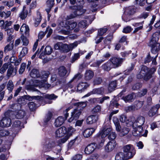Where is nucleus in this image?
Listing matches in <instances>:
<instances>
[{
    "label": "nucleus",
    "instance_id": "obj_1",
    "mask_svg": "<svg viewBox=\"0 0 160 160\" xmlns=\"http://www.w3.org/2000/svg\"><path fill=\"white\" fill-rule=\"evenodd\" d=\"M76 131V129L72 126L68 127L62 126L57 129L55 132L56 138H60L64 136L62 138L57 140V143L62 144L66 142L72 135Z\"/></svg>",
    "mask_w": 160,
    "mask_h": 160
},
{
    "label": "nucleus",
    "instance_id": "obj_2",
    "mask_svg": "<svg viewBox=\"0 0 160 160\" xmlns=\"http://www.w3.org/2000/svg\"><path fill=\"white\" fill-rule=\"evenodd\" d=\"M145 121V119L144 117L140 116L137 118L132 125L133 129L132 134L133 136H136L141 135L145 137L147 136L148 130H145L144 131L142 127Z\"/></svg>",
    "mask_w": 160,
    "mask_h": 160
},
{
    "label": "nucleus",
    "instance_id": "obj_3",
    "mask_svg": "<svg viewBox=\"0 0 160 160\" xmlns=\"http://www.w3.org/2000/svg\"><path fill=\"white\" fill-rule=\"evenodd\" d=\"M77 24L75 22L63 20L59 23L57 29L63 34L68 35L69 34V31L75 28Z\"/></svg>",
    "mask_w": 160,
    "mask_h": 160
},
{
    "label": "nucleus",
    "instance_id": "obj_4",
    "mask_svg": "<svg viewBox=\"0 0 160 160\" xmlns=\"http://www.w3.org/2000/svg\"><path fill=\"white\" fill-rule=\"evenodd\" d=\"M42 74V80L41 81L37 79L34 80L33 81V85L36 87H38L39 88H43L45 89H48L51 86V85L48 83L47 82V78L49 75V72L48 71H44Z\"/></svg>",
    "mask_w": 160,
    "mask_h": 160
},
{
    "label": "nucleus",
    "instance_id": "obj_5",
    "mask_svg": "<svg viewBox=\"0 0 160 160\" xmlns=\"http://www.w3.org/2000/svg\"><path fill=\"white\" fill-rule=\"evenodd\" d=\"M156 69L152 68L149 70L147 67L143 66L139 73L137 75L138 78H143L144 80H147L150 79L154 73L156 71Z\"/></svg>",
    "mask_w": 160,
    "mask_h": 160
},
{
    "label": "nucleus",
    "instance_id": "obj_6",
    "mask_svg": "<svg viewBox=\"0 0 160 160\" xmlns=\"http://www.w3.org/2000/svg\"><path fill=\"white\" fill-rule=\"evenodd\" d=\"M7 69V76L8 78L16 75V71L14 69V66L9 62L5 63L2 65L0 69V73H3Z\"/></svg>",
    "mask_w": 160,
    "mask_h": 160
},
{
    "label": "nucleus",
    "instance_id": "obj_7",
    "mask_svg": "<svg viewBox=\"0 0 160 160\" xmlns=\"http://www.w3.org/2000/svg\"><path fill=\"white\" fill-rule=\"evenodd\" d=\"M159 37L158 33H154L150 42L149 45L151 47L152 52L153 53L157 52L160 49V44L157 42Z\"/></svg>",
    "mask_w": 160,
    "mask_h": 160
},
{
    "label": "nucleus",
    "instance_id": "obj_8",
    "mask_svg": "<svg viewBox=\"0 0 160 160\" xmlns=\"http://www.w3.org/2000/svg\"><path fill=\"white\" fill-rule=\"evenodd\" d=\"M98 144L95 143H92L88 145L85 148V152L87 154H90L95 149L99 148L103 145L105 140L102 139L100 141L97 139Z\"/></svg>",
    "mask_w": 160,
    "mask_h": 160
},
{
    "label": "nucleus",
    "instance_id": "obj_9",
    "mask_svg": "<svg viewBox=\"0 0 160 160\" xmlns=\"http://www.w3.org/2000/svg\"><path fill=\"white\" fill-rule=\"evenodd\" d=\"M123 153L127 158H132L136 153L135 150L133 145L128 144L123 147Z\"/></svg>",
    "mask_w": 160,
    "mask_h": 160
},
{
    "label": "nucleus",
    "instance_id": "obj_10",
    "mask_svg": "<svg viewBox=\"0 0 160 160\" xmlns=\"http://www.w3.org/2000/svg\"><path fill=\"white\" fill-rule=\"evenodd\" d=\"M112 129L111 127L110 126H104L102 129L100 131L99 135L98 137V139L100 141L103 139L107 135H109L112 131Z\"/></svg>",
    "mask_w": 160,
    "mask_h": 160
},
{
    "label": "nucleus",
    "instance_id": "obj_11",
    "mask_svg": "<svg viewBox=\"0 0 160 160\" xmlns=\"http://www.w3.org/2000/svg\"><path fill=\"white\" fill-rule=\"evenodd\" d=\"M57 141H51L47 140L43 142L42 147L43 150L46 151H49L51 150L52 149L57 146L61 144L57 143Z\"/></svg>",
    "mask_w": 160,
    "mask_h": 160
},
{
    "label": "nucleus",
    "instance_id": "obj_12",
    "mask_svg": "<svg viewBox=\"0 0 160 160\" xmlns=\"http://www.w3.org/2000/svg\"><path fill=\"white\" fill-rule=\"evenodd\" d=\"M81 113L80 110L76 109L72 111L70 117L68 120V122H71L74 120L78 119Z\"/></svg>",
    "mask_w": 160,
    "mask_h": 160
},
{
    "label": "nucleus",
    "instance_id": "obj_13",
    "mask_svg": "<svg viewBox=\"0 0 160 160\" xmlns=\"http://www.w3.org/2000/svg\"><path fill=\"white\" fill-rule=\"evenodd\" d=\"M110 62L112 63V67L113 68H116L120 66L123 61L122 58L117 57H114L110 59Z\"/></svg>",
    "mask_w": 160,
    "mask_h": 160
},
{
    "label": "nucleus",
    "instance_id": "obj_14",
    "mask_svg": "<svg viewBox=\"0 0 160 160\" xmlns=\"http://www.w3.org/2000/svg\"><path fill=\"white\" fill-rule=\"evenodd\" d=\"M68 117V114H66L65 115L64 117L62 116L58 117L55 120L54 123L55 127H58L62 125L64 122L65 120Z\"/></svg>",
    "mask_w": 160,
    "mask_h": 160
},
{
    "label": "nucleus",
    "instance_id": "obj_15",
    "mask_svg": "<svg viewBox=\"0 0 160 160\" xmlns=\"http://www.w3.org/2000/svg\"><path fill=\"white\" fill-rule=\"evenodd\" d=\"M12 124L11 119L8 117H5L3 118L0 122V125L3 127H8Z\"/></svg>",
    "mask_w": 160,
    "mask_h": 160
},
{
    "label": "nucleus",
    "instance_id": "obj_16",
    "mask_svg": "<svg viewBox=\"0 0 160 160\" xmlns=\"http://www.w3.org/2000/svg\"><path fill=\"white\" fill-rule=\"evenodd\" d=\"M89 86V84L85 82H80L77 85V91L79 92H81Z\"/></svg>",
    "mask_w": 160,
    "mask_h": 160
},
{
    "label": "nucleus",
    "instance_id": "obj_17",
    "mask_svg": "<svg viewBox=\"0 0 160 160\" xmlns=\"http://www.w3.org/2000/svg\"><path fill=\"white\" fill-rule=\"evenodd\" d=\"M116 131L120 136H123L128 133L130 131V129L128 126H123L121 127L120 126L118 130Z\"/></svg>",
    "mask_w": 160,
    "mask_h": 160
},
{
    "label": "nucleus",
    "instance_id": "obj_18",
    "mask_svg": "<svg viewBox=\"0 0 160 160\" xmlns=\"http://www.w3.org/2000/svg\"><path fill=\"white\" fill-rule=\"evenodd\" d=\"M104 92V89L103 88L93 89L92 91L85 95L84 97H88L92 94H102Z\"/></svg>",
    "mask_w": 160,
    "mask_h": 160
},
{
    "label": "nucleus",
    "instance_id": "obj_19",
    "mask_svg": "<svg viewBox=\"0 0 160 160\" xmlns=\"http://www.w3.org/2000/svg\"><path fill=\"white\" fill-rule=\"evenodd\" d=\"M90 20H89L88 19H87V20H84L80 21L78 24V26L80 28H87L88 25V22L89 21V24H91L94 19L93 17Z\"/></svg>",
    "mask_w": 160,
    "mask_h": 160
},
{
    "label": "nucleus",
    "instance_id": "obj_20",
    "mask_svg": "<svg viewBox=\"0 0 160 160\" xmlns=\"http://www.w3.org/2000/svg\"><path fill=\"white\" fill-rule=\"evenodd\" d=\"M116 145L115 140H112L109 142L105 147V151L108 152H111L114 149Z\"/></svg>",
    "mask_w": 160,
    "mask_h": 160
},
{
    "label": "nucleus",
    "instance_id": "obj_21",
    "mask_svg": "<svg viewBox=\"0 0 160 160\" xmlns=\"http://www.w3.org/2000/svg\"><path fill=\"white\" fill-rule=\"evenodd\" d=\"M98 119V115H92L88 117L86 122L88 124H92L96 122Z\"/></svg>",
    "mask_w": 160,
    "mask_h": 160
},
{
    "label": "nucleus",
    "instance_id": "obj_22",
    "mask_svg": "<svg viewBox=\"0 0 160 160\" xmlns=\"http://www.w3.org/2000/svg\"><path fill=\"white\" fill-rule=\"evenodd\" d=\"M143 104L142 102L136 101L135 102V105L129 106L128 107L129 111H134L140 108Z\"/></svg>",
    "mask_w": 160,
    "mask_h": 160
},
{
    "label": "nucleus",
    "instance_id": "obj_23",
    "mask_svg": "<svg viewBox=\"0 0 160 160\" xmlns=\"http://www.w3.org/2000/svg\"><path fill=\"white\" fill-rule=\"evenodd\" d=\"M160 108L159 104H157L152 107L149 110L148 112V115L151 117H152L156 114L158 109Z\"/></svg>",
    "mask_w": 160,
    "mask_h": 160
},
{
    "label": "nucleus",
    "instance_id": "obj_24",
    "mask_svg": "<svg viewBox=\"0 0 160 160\" xmlns=\"http://www.w3.org/2000/svg\"><path fill=\"white\" fill-rule=\"evenodd\" d=\"M144 21H142L139 22L134 23L132 24V25L135 28L133 33H135L138 32L140 30H142L143 28Z\"/></svg>",
    "mask_w": 160,
    "mask_h": 160
},
{
    "label": "nucleus",
    "instance_id": "obj_25",
    "mask_svg": "<svg viewBox=\"0 0 160 160\" xmlns=\"http://www.w3.org/2000/svg\"><path fill=\"white\" fill-rule=\"evenodd\" d=\"M53 50L52 48L49 46H46L44 50V53L42 52L39 56L40 58L42 59H44V54L49 55L52 52Z\"/></svg>",
    "mask_w": 160,
    "mask_h": 160
},
{
    "label": "nucleus",
    "instance_id": "obj_26",
    "mask_svg": "<svg viewBox=\"0 0 160 160\" xmlns=\"http://www.w3.org/2000/svg\"><path fill=\"white\" fill-rule=\"evenodd\" d=\"M94 128H88L85 129L83 132V135L85 138H88L92 135L95 131Z\"/></svg>",
    "mask_w": 160,
    "mask_h": 160
},
{
    "label": "nucleus",
    "instance_id": "obj_27",
    "mask_svg": "<svg viewBox=\"0 0 160 160\" xmlns=\"http://www.w3.org/2000/svg\"><path fill=\"white\" fill-rule=\"evenodd\" d=\"M26 8V6H24L22 10L19 14V17L22 20L25 19L27 16L28 11Z\"/></svg>",
    "mask_w": 160,
    "mask_h": 160
},
{
    "label": "nucleus",
    "instance_id": "obj_28",
    "mask_svg": "<svg viewBox=\"0 0 160 160\" xmlns=\"http://www.w3.org/2000/svg\"><path fill=\"white\" fill-rule=\"evenodd\" d=\"M94 73L93 72L90 70H88L86 71L84 74V78L86 80H89L93 77Z\"/></svg>",
    "mask_w": 160,
    "mask_h": 160
},
{
    "label": "nucleus",
    "instance_id": "obj_29",
    "mask_svg": "<svg viewBox=\"0 0 160 160\" xmlns=\"http://www.w3.org/2000/svg\"><path fill=\"white\" fill-rule=\"evenodd\" d=\"M58 70V74L61 77H64L67 76V71L64 67H60Z\"/></svg>",
    "mask_w": 160,
    "mask_h": 160
},
{
    "label": "nucleus",
    "instance_id": "obj_30",
    "mask_svg": "<svg viewBox=\"0 0 160 160\" xmlns=\"http://www.w3.org/2000/svg\"><path fill=\"white\" fill-rule=\"evenodd\" d=\"M82 77V75L79 73L78 74L75 75L74 77L69 82V84L68 85V88H71L73 87V86L72 85H70V83L73 82L74 81H77L78 80H79V79L81 78Z\"/></svg>",
    "mask_w": 160,
    "mask_h": 160
},
{
    "label": "nucleus",
    "instance_id": "obj_31",
    "mask_svg": "<svg viewBox=\"0 0 160 160\" xmlns=\"http://www.w3.org/2000/svg\"><path fill=\"white\" fill-rule=\"evenodd\" d=\"M54 2L53 1H50L48 2V0L46 1V4L48 8L46 9V11L48 14L51 11V9L53 7L54 4Z\"/></svg>",
    "mask_w": 160,
    "mask_h": 160
},
{
    "label": "nucleus",
    "instance_id": "obj_32",
    "mask_svg": "<svg viewBox=\"0 0 160 160\" xmlns=\"http://www.w3.org/2000/svg\"><path fill=\"white\" fill-rule=\"evenodd\" d=\"M29 28L28 26L26 24H23L21 26L20 31L22 33H25L26 35H28L29 32Z\"/></svg>",
    "mask_w": 160,
    "mask_h": 160
},
{
    "label": "nucleus",
    "instance_id": "obj_33",
    "mask_svg": "<svg viewBox=\"0 0 160 160\" xmlns=\"http://www.w3.org/2000/svg\"><path fill=\"white\" fill-rule=\"evenodd\" d=\"M98 0H88V1L89 2H93V3L91 7V10L92 12H95L97 8L96 7H97V4L95 3L94 2L95 1H98ZM84 0H77V1L79 2H82Z\"/></svg>",
    "mask_w": 160,
    "mask_h": 160
},
{
    "label": "nucleus",
    "instance_id": "obj_34",
    "mask_svg": "<svg viewBox=\"0 0 160 160\" xmlns=\"http://www.w3.org/2000/svg\"><path fill=\"white\" fill-rule=\"evenodd\" d=\"M81 10H79L77 9L76 11H75L73 13H72L71 14L67 16V19H69L77 17V16H79L82 14V13H80V11Z\"/></svg>",
    "mask_w": 160,
    "mask_h": 160
},
{
    "label": "nucleus",
    "instance_id": "obj_35",
    "mask_svg": "<svg viewBox=\"0 0 160 160\" xmlns=\"http://www.w3.org/2000/svg\"><path fill=\"white\" fill-rule=\"evenodd\" d=\"M30 75L32 78H38L40 76L38 70L35 69H33L31 71Z\"/></svg>",
    "mask_w": 160,
    "mask_h": 160
},
{
    "label": "nucleus",
    "instance_id": "obj_36",
    "mask_svg": "<svg viewBox=\"0 0 160 160\" xmlns=\"http://www.w3.org/2000/svg\"><path fill=\"white\" fill-rule=\"evenodd\" d=\"M74 100H72V104H73L74 106H78L80 109L83 108L87 106V102H82L77 103H72V102Z\"/></svg>",
    "mask_w": 160,
    "mask_h": 160
},
{
    "label": "nucleus",
    "instance_id": "obj_37",
    "mask_svg": "<svg viewBox=\"0 0 160 160\" xmlns=\"http://www.w3.org/2000/svg\"><path fill=\"white\" fill-rule=\"evenodd\" d=\"M117 86L116 81H114L111 82L109 84L108 87V91L110 92H112L114 90Z\"/></svg>",
    "mask_w": 160,
    "mask_h": 160
},
{
    "label": "nucleus",
    "instance_id": "obj_38",
    "mask_svg": "<svg viewBox=\"0 0 160 160\" xmlns=\"http://www.w3.org/2000/svg\"><path fill=\"white\" fill-rule=\"evenodd\" d=\"M102 67L104 70L106 71H109L112 67L110 62H108L105 63L102 65Z\"/></svg>",
    "mask_w": 160,
    "mask_h": 160
},
{
    "label": "nucleus",
    "instance_id": "obj_39",
    "mask_svg": "<svg viewBox=\"0 0 160 160\" xmlns=\"http://www.w3.org/2000/svg\"><path fill=\"white\" fill-rule=\"evenodd\" d=\"M21 125V122L19 120H16L14 122L12 125V127L15 129L16 128V130H18L22 128Z\"/></svg>",
    "mask_w": 160,
    "mask_h": 160
},
{
    "label": "nucleus",
    "instance_id": "obj_40",
    "mask_svg": "<svg viewBox=\"0 0 160 160\" xmlns=\"http://www.w3.org/2000/svg\"><path fill=\"white\" fill-rule=\"evenodd\" d=\"M52 116V114L51 112H48V113L46 115L43 124L45 125L47 124L48 122L51 119Z\"/></svg>",
    "mask_w": 160,
    "mask_h": 160
},
{
    "label": "nucleus",
    "instance_id": "obj_41",
    "mask_svg": "<svg viewBox=\"0 0 160 160\" xmlns=\"http://www.w3.org/2000/svg\"><path fill=\"white\" fill-rule=\"evenodd\" d=\"M127 159L124 154L122 152L118 153L116 155L115 157V160H123Z\"/></svg>",
    "mask_w": 160,
    "mask_h": 160
},
{
    "label": "nucleus",
    "instance_id": "obj_42",
    "mask_svg": "<svg viewBox=\"0 0 160 160\" xmlns=\"http://www.w3.org/2000/svg\"><path fill=\"white\" fill-rule=\"evenodd\" d=\"M25 115V112L23 110H20L16 112L15 117L17 119H21Z\"/></svg>",
    "mask_w": 160,
    "mask_h": 160
},
{
    "label": "nucleus",
    "instance_id": "obj_43",
    "mask_svg": "<svg viewBox=\"0 0 160 160\" xmlns=\"http://www.w3.org/2000/svg\"><path fill=\"white\" fill-rule=\"evenodd\" d=\"M113 121L115 126L116 130H118L120 125L118 118L116 117H114L113 118Z\"/></svg>",
    "mask_w": 160,
    "mask_h": 160
},
{
    "label": "nucleus",
    "instance_id": "obj_44",
    "mask_svg": "<svg viewBox=\"0 0 160 160\" xmlns=\"http://www.w3.org/2000/svg\"><path fill=\"white\" fill-rule=\"evenodd\" d=\"M13 48V43H10L9 44H7L5 46L4 48V52L5 53H6L8 51L12 50Z\"/></svg>",
    "mask_w": 160,
    "mask_h": 160
},
{
    "label": "nucleus",
    "instance_id": "obj_45",
    "mask_svg": "<svg viewBox=\"0 0 160 160\" xmlns=\"http://www.w3.org/2000/svg\"><path fill=\"white\" fill-rule=\"evenodd\" d=\"M9 132L6 130L2 129L0 126V137H2L8 136L9 134Z\"/></svg>",
    "mask_w": 160,
    "mask_h": 160
},
{
    "label": "nucleus",
    "instance_id": "obj_46",
    "mask_svg": "<svg viewBox=\"0 0 160 160\" xmlns=\"http://www.w3.org/2000/svg\"><path fill=\"white\" fill-rule=\"evenodd\" d=\"M42 20V16L40 13L38 12H37V17L35 19V23L38 24Z\"/></svg>",
    "mask_w": 160,
    "mask_h": 160
},
{
    "label": "nucleus",
    "instance_id": "obj_47",
    "mask_svg": "<svg viewBox=\"0 0 160 160\" xmlns=\"http://www.w3.org/2000/svg\"><path fill=\"white\" fill-rule=\"evenodd\" d=\"M61 51L67 52L71 51L69 45L67 44H63Z\"/></svg>",
    "mask_w": 160,
    "mask_h": 160
},
{
    "label": "nucleus",
    "instance_id": "obj_48",
    "mask_svg": "<svg viewBox=\"0 0 160 160\" xmlns=\"http://www.w3.org/2000/svg\"><path fill=\"white\" fill-rule=\"evenodd\" d=\"M7 88L10 92H12V91L14 85L12 81L11 80H9L7 85Z\"/></svg>",
    "mask_w": 160,
    "mask_h": 160
},
{
    "label": "nucleus",
    "instance_id": "obj_49",
    "mask_svg": "<svg viewBox=\"0 0 160 160\" xmlns=\"http://www.w3.org/2000/svg\"><path fill=\"white\" fill-rule=\"evenodd\" d=\"M124 12L130 15L134 13L135 10L132 7H130L127 8Z\"/></svg>",
    "mask_w": 160,
    "mask_h": 160
},
{
    "label": "nucleus",
    "instance_id": "obj_50",
    "mask_svg": "<svg viewBox=\"0 0 160 160\" xmlns=\"http://www.w3.org/2000/svg\"><path fill=\"white\" fill-rule=\"evenodd\" d=\"M11 11H7L6 12H2L1 17L5 18H6L10 17L11 15Z\"/></svg>",
    "mask_w": 160,
    "mask_h": 160
},
{
    "label": "nucleus",
    "instance_id": "obj_51",
    "mask_svg": "<svg viewBox=\"0 0 160 160\" xmlns=\"http://www.w3.org/2000/svg\"><path fill=\"white\" fill-rule=\"evenodd\" d=\"M28 49L27 48L24 47L23 48L21 51L20 52L19 56L20 57H23L25 56L28 53Z\"/></svg>",
    "mask_w": 160,
    "mask_h": 160
},
{
    "label": "nucleus",
    "instance_id": "obj_52",
    "mask_svg": "<svg viewBox=\"0 0 160 160\" xmlns=\"http://www.w3.org/2000/svg\"><path fill=\"white\" fill-rule=\"evenodd\" d=\"M133 95L129 94L125 97H122V98L123 99L125 102H127L131 101L133 99Z\"/></svg>",
    "mask_w": 160,
    "mask_h": 160
},
{
    "label": "nucleus",
    "instance_id": "obj_53",
    "mask_svg": "<svg viewBox=\"0 0 160 160\" xmlns=\"http://www.w3.org/2000/svg\"><path fill=\"white\" fill-rule=\"evenodd\" d=\"M21 38L23 42V45L27 46L28 45L29 40L25 37L22 35L21 37Z\"/></svg>",
    "mask_w": 160,
    "mask_h": 160
},
{
    "label": "nucleus",
    "instance_id": "obj_54",
    "mask_svg": "<svg viewBox=\"0 0 160 160\" xmlns=\"http://www.w3.org/2000/svg\"><path fill=\"white\" fill-rule=\"evenodd\" d=\"M122 18L125 22L129 21L130 20V15L124 12L122 16Z\"/></svg>",
    "mask_w": 160,
    "mask_h": 160
},
{
    "label": "nucleus",
    "instance_id": "obj_55",
    "mask_svg": "<svg viewBox=\"0 0 160 160\" xmlns=\"http://www.w3.org/2000/svg\"><path fill=\"white\" fill-rule=\"evenodd\" d=\"M120 120L122 122H126V124L128 123V120L127 119L126 116L124 115H122L120 117Z\"/></svg>",
    "mask_w": 160,
    "mask_h": 160
},
{
    "label": "nucleus",
    "instance_id": "obj_56",
    "mask_svg": "<svg viewBox=\"0 0 160 160\" xmlns=\"http://www.w3.org/2000/svg\"><path fill=\"white\" fill-rule=\"evenodd\" d=\"M37 4V3L36 1H33L32 2L30 6V10L29 11V13H31V9H34L36 7Z\"/></svg>",
    "mask_w": 160,
    "mask_h": 160
},
{
    "label": "nucleus",
    "instance_id": "obj_57",
    "mask_svg": "<svg viewBox=\"0 0 160 160\" xmlns=\"http://www.w3.org/2000/svg\"><path fill=\"white\" fill-rule=\"evenodd\" d=\"M107 29L106 28H102L98 30V35L102 36L107 31Z\"/></svg>",
    "mask_w": 160,
    "mask_h": 160
},
{
    "label": "nucleus",
    "instance_id": "obj_58",
    "mask_svg": "<svg viewBox=\"0 0 160 160\" xmlns=\"http://www.w3.org/2000/svg\"><path fill=\"white\" fill-rule=\"evenodd\" d=\"M117 134L115 132H111L109 134L108 138L109 139L114 140L116 137Z\"/></svg>",
    "mask_w": 160,
    "mask_h": 160
},
{
    "label": "nucleus",
    "instance_id": "obj_59",
    "mask_svg": "<svg viewBox=\"0 0 160 160\" xmlns=\"http://www.w3.org/2000/svg\"><path fill=\"white\" fill-rule=\"evenodd\" d=\"M147 92V90L146 89H143L140 92H139L138 94V96L141 97L143 96L146 94Z\"/></svg>",
    "mask_w": 160,
    "mask_h": 160
},
{
    "label": "nucleus",
    "instance_id": "obj_60",
    "mask_svg": "<svg viewBox=\"0 0 160 160\" xmlns=\"http://www.w3.org/2000/svg\"><path fill=\"white\" fill-rule=\"evenodd\" d=\"M132 30V28L131 26H128L124 28L123 30V32L125 33H128L131 32Z\"/></svg>",
    "mask_w": 160,
    "mask_h": 160
},
{
    "label": "nucleus",
    "instance_id": "obj_61",
    "mask_svg": "<svg viewBox=\"0 0 160 160\" xmlns=\"http://www.w3.org/2000/svg\"><path fill=\"white\" fill-rule=\"evenodd\" d=\"M63 43L62 42H58L54 45V48L56 50H61L62 47L63 46Z\"/></svg>",
    "mask_w": 160,
    "mask_h": 160
},
{
    "label": "nucleus",
    "instance_id": "obj_62",
    "mask_svg": "<svg viewBox=\"0 0 160 160\" xmlns=\"http://www.w3.org/2000/svg\"><path fill=\"white\" fill-rule=\"evenodd\" d=\"M26 63H23L21 64L20 68L19 70V73L20 74H22L24 72L26 68Z\"/></svg>",
    "mask_w": 160,
    "mask_h": 160
},
{
    "label": "nucleus",
    "instance_id": "obj_63",
    "mask_svg": "<svg viewBox=\"0 0 160 160\" xmlns=\"http://www.w3.org/2000/svg\"><path fill=\"white\" fill-rule=\"evenodd\" d=\"M45 97L47 99L52 100L57 98L58 97L57 96L55 95L54 94H52L50 95H46Z\"/></svg>",
    "mask_w": 160,
    "mask_h": 160
},
{
    "label": "nucleus",
    "instance_id": "obj_64",
    "mask_svg": "<svg viewBox=\"0 0 160 160\" xmlns=\"http://www.w3.org/2000/svg\"><path fill=\"white\" fill-rule=\"evenodd\" d=\"M28 105L30 110L31 111H33L36 108V104L34 102H29V103L28 104Z\"/></svg>",
    "mask_w": 160,
    "mask_h": 160
}]
</instances>
